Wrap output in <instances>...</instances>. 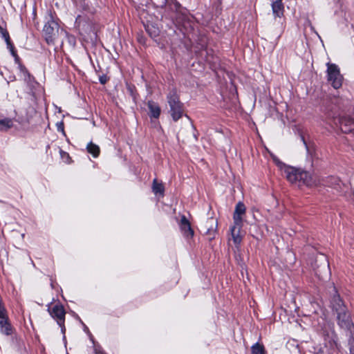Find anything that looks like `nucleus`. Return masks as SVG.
<instances>
[{"label":"nucleus","instance_id":"20e7f679","mask_svg":"<svg viewBox=\"0 0 354 354\" xmlns=\"http://www.w3.org/2000/svg\"><path fill=\"white\" fill-rule=\"evenodd\" d=\"M44 35L48 44H54L59 33V25L52 17L44 27Z\"/></svg>","mask_w":354,"mask_h":354},{"label":"nucleus","instance_id":"f03ea898","mask_svg":"<svg viewBox=\"0 0 354 354\" xmlns=\"http://www.w3.org/2000/svg\"><path fill=\"white\" fill-rule=\"evenodd\" d=\"M178 228L187 244L190 248H193L195 245V231L189 218L184 214L180 215Z\"/></svg>","mask_w":354,"mask_h":354},{"label":"nucleus","instance_id":"1a4fd4ad","mask_svg":"<svg viewBox=\"0 0 354 354\" xmlns=\"http://www.w3.org/2000/svg\"><path fill=\"white\" fill-rule=\"evenodd\" d=\"M178 30L180 31L185 37H189V34L194 30L193 21L185 16L178 10Z\"/></svg>","mask_w":354,"mask_h":354},{"label":"nucleus","instance_id":"0eeeda50","mask_svg":"<svg viewBox=\"0 0 354 354\" xmlns=\"http://www.w3.org/2000/svg\"><path fill=\"white\" fill-rule=\"evenodd\" d=\"M50 315L57 321V324L61 327L62 333H64L66 328L64 326L65 310L61 304H55L48 308Z\"/></svg>","mask_w":354,"mask_h":354},{"label":"nucleus","instance_id":"2eb2a0df","mask_svg":"<svg viewBox=\"0 0 354 354\" xmlns=\"http://www.w3.org/2000/svg\"><path fill=\"white\" fill-rule=\"evenodd\" d=\"M168 103L170 106V113L174 121L177 120V95L176 92L170 93L168 96Z\"/></svg>","mask_w":354,"mask_h":354},{"label":"nucleus","instance_id":"4be33fe9","mask_svg":"<svg viewBox=\"0 0 354 354\" xmlns=\"http://www.w3.org/2000/svg\"><path fill=\"white\" fill-rule=\"evenodd\" d=\"M13 126V122L11 119H0V130L6 131Z\"/></svg>","mask_w":354,"mask_h":354},{"label":"nucleus","instance_id":"423d86ee","mask_svg":"<svg viewBox=\"0 0 354 354\" xmlns=\"http://www.w3.org/2000/svg\"><path fill=\"white\" fill-rule=\"evenodd\" d=\"M298 183L299 185H304L307 187L321 186V178L308 171L300 170Z\"/></svg>","mask_w":354,"mask_h":354},{"label":"nucleus","instance_id":"473e14b6","mask_svg":"<svg viewBox=\"0 0 354 354\" xmlns=\"http://www.w3.org/2000/svg\"><path fill=\"white\" fill-rule=\"evenodd\" d=\"M189 216L190 218H192V215L189 214Z\"/></svg>","mask_w":354,"mask_h":354},{"label":"nucleus","instance_id":"9d476101","mask_svg":"<svg viewBox=\"0 0 354 354\" xmlns=\"http://www.w3.org/2000/svg\"><path fill=\"white\" fill-rule=\"evenodd\" d=\"M332 337L324 346L318 345L315 346L314 354H333V351L337 347V336Z\"/></svg>","mask_w":354,"mask_h":354},{"label":"nucleus","instance_id":"bb28decb","mask_svg":"<svg viewBox=\"0 0 354 354\" xmlns=\"http://www.w3.org/2000/svg\"><path fill=\"white\" fill-rule=\"evenodd\" d=\"M183 115V110L182 109L180 102L178 101V120L180 119Z\"/></svg>","mask_w":354,"mask_h":354},{"label":"nucleus","instance_id":"f257e3e1","mask_svg":"<svg viewBox=\"0 0 354 354\" xmlns=\"http://www.w3.org/2000/svg\"><path fill=\"white\" fill-rule=\"evenodd\" d=\"M246 214V207L245 204L239 201L235 205L233 213L234 225L230 227L231 235L234 244L239 245L242 241L240 235L241 229L243 226L244 217Z\"/></svg>","mask_w":354,"mask_h":354},{"label":"nucleus","instance_id":"5701e85b","mask_svg":"<svg viewBox=\"0 0 354 354\" xmlns=\"http://www.w3.org/2000/svg\"><path fill=\"white\" fill-rule=\"evenodd\" d=\"M0 34H1L3 38H4L7 45L10 47V50H12L13 46L10 42L9 34H8V31L6 30H5L4 28H3L1 26H0Z\"/></svg>","mask_w":354,"mask_h":354},{"label":"nucleus","instance_id":"2f4dec72","mask_svg":"<svg viewBox=\"0 0 354 354\" xmlns=\"http://www.w3.org/2000/svg\"><path fill=\"white\" fill-rule=\"evenodd\" d=\"M178 9H179V8H180V4L179 3H178Z\"/></svg>","mask_w":354,"mask_h":354},{"label":"nucleus","instance_id":"7c9ffc66","mask_svg":"<svg viewBox=\"0 0 354 354\" xmlns=\"http://www.w3.org/2000/svg\"><path fill=\"white\" fill-rule=\"evenodd\" d=\"M302 140H303V141H304V144L306 145V142H305V140H304V137H302Z\"/></svg>","mask_w":354,"mask_h":354},{"label":"nucleus","instance_id":"412c9836","mask_svg":"<svg viewBox=\"0 0 354 354\" xmlns=\"http://www.w3.org/2000/svg\"><path fill=\"white\" fill-rule=\"evenodd\" d=\"M152 190L156 195L163 196V185L162 183H158L156 179H154L153 181Z\"/></svg>","mask_w":354,"mask_h":354},{"label":"nucleus","instance_id":"393cba45","mask_svg":"<svg viewBox=\"0 0 354 354\" xmlns=\"http://www.w3.org/2000/svg\"><path fill=\"white\" fill-rule=\"evenodd\" d=\"M348 344L349 347V354H354V333H351Z\"/></svg>","mask_w":354,"mask_h":354},{"label":"nucleus","instance_id":"6e6552de","mask_svg":"<svg viewBox=\"0 0 354 354\" xmlns=\"http://www.w3.org/2000/svg\"><path fill=\"white\" fill-rule=\"evenodd\" d=\"M333 295L330 299V306L332 310L337 313L348 310L344 301L340 297L334 283L332 284Z\"/></svg>","mask_w":354,"mask_h":354},{"label":"nucleus","instance_id":"39448f33","mask_svg":"<svg viewBox=\"0 0 354 354\" xmlns=\"http://www.w3.org/2000/svg\"><path fill=\"white\" fill-rule=\"evenodd\" d=\"M337 323L341 328L354 333V324L348 310L337 313Z\"/></svg>","mask_w":354,"mask_h":354},{"label":"nucleus","instance_id":"6ab92c4d","mask_svg":"<svg viewBox=\"0 0 354 354\" xmlns=\"http://www.w3.org/2000/svg\"><path fill=\"white\" fill-rule=\"evenodd\" d=\"M87 151L91 153L94 158H97L99 156L100 153V149L98 145L94 144L91 142L87 145L86 147Z\"/></svg>","mask_w":354,"mask_h":354},{"label":"nucleus","instance_id":"c756f323","mask_svg":"<svg viewBox=\"0 0 354 354\" xmlns=\"http://www.w3.org/2000/svg\"><path fill=\"white\" fill-rule=\"evenodd\" d=\"M324 336L326 337V336H328V334H324ZM324 340H326V337H324Z\"/></svg>","mask_w":354,"mask_h":354},{"label":"nucleus","instance_id":"a878e982","mask_svg":"<svg viewBox=\"0 0 354 354\" xmlns=\"http://www.w3.org/2000/svg\"><path fill=\"white\" fill-rule=\"evenodd\" d=\"M21 73L24 77V80L26 81L27 80V78H30V75H29L28 72L27 71V70H26L25 68H21Z\"/></svg>","mask_w":354,"mask_h":354},{"label":"nucleus","instance_id":"4468645a","mask_svg":"<svg viewBox=\"0 0 354 354\" xmlns=\"http://www.w3.org/2000/svg\"><path fill=\"white\" fill-rule=\"evenodd\" d=\"M0 332L6 335H10L13 333L7 313L0 315Z\"/></svg>","mask_w":354,"mask_h":354},{"label":"nucleus","instance_id":"a211bd4d","mask_svg":"<svg viewBox=\"0 0 354 354\" xmlns=\"http://www.w3.org/2000/svg\"><path fill=\"white\" fill-rule=\"evenodd\" d=\"M151 117L158 118L160 114V106L154 102L149 101L147 104Z\"/></svg>","mask_w":354,"mask_h":354},{"label":"nucleus","instance_id":"ddd939ff","mask_svg":"<svg viewBox=\"0 0 354 354\" xmlns=\"http://www.w3.org/2000/svg\"><path fill=\"white\" fill-rule=\"evenodd\" d=\"M204 227L206 229L205 234L209 236V240L214 239L218 230L217 220L214 218H207Z\"/></svg>","mask_w":354,"mask_h":354},{"label":"nucleus","instance_id":"9b49d317","mask_svg":"<svg viewBox=\"0 0 354 354\" xmlns=\"http://www.w3.org/2000/svg\"><path fill=\"white\" fill-rule=\"evenodd\" d=\"M335 124L344 133H349L354 131V119L350 116H341L335 119Z\"/></svg>","mask_w":354,"mask_h":354},{"label":"nucleus","instance_id":"cd10ccee","mask_svg":"<svg viewBox=\"0 0 354 354\" xmlns=\"http://www.w3.org/2000/svg\"><path fill=\"white\" fill-rule=\"evenodd\" d=\"M100 82L102 84H104L106 82V80L103 79L102 77L100 78Z\"/></svg>","mask_w":354,"mask_h":354},{"label":"nucleus","instance_id":"b1692460","mask_svg":"<svg viewBox=\"0 0 354 354\" xmlns=\"http://www.w3.org/2000/svg\"><path fill=\"white\" fill-rule=\"evenodd\" d=\"M145 28L151 37H155L158 35V30L153 26L147 25Z\"/></svg>","mask_w":354,"mask_h":354},{"label":"nucleus","instance_id":"f8f14e48","mask_svg":"<svg viewBox=\"0 0 354 354\" xmlns=\"http://www.w3.org/2000/svg\"><path fill=\"white\" fill-rule=\"evenodd\" d=\"M321 185L333 188L337 191H340L342 189L344 183L339 177L335 176H328L321 178Z\"/></svg>","mask_w":354,"mask_h":354},{"label":"nucleus","instance_id":"f3484780","mask_svg":"<svg viewBox=\"0 0 354 354\" xmlns=\"http://www.w3.org/2000/svg\"><path fill=\"white\" fill-rule=\"evenodd\" d=\"M272 10L274 17L281 18L283 16L284 5L282 1H274L272 3Z\"/></svg>","mask_w":354,"mask_h":354},{"label":"nucleus","instance_id":"dca6fc26","mask_svg":"<svg viewBox=\"0 0 354 354\" xmlns=\"http://www.w3.org/2000/svg\"><path fill=\"white\" fill-rule=\"evenodd\" d=\"M287 180L291 183H297L299 181V169L288 167L285 169Z\"/></svg>","mask_w":354,"mask_h":354},{"label":"nucleus","instance_id":"c85d7f7f","mask_svg":"<svg viewBox=\"0 0 354 354\" xmlns=\"http://www.w3.org/2000/svg\"><path fill=\"white\" fill-rule=\"evenodd\" d=\"M185 115L188 120H190L189 118L186 114Z\"/></svg>","mask_w":354,"mask_h":354},{"label":"nucleus","instance_id":"7ed1b4c3","mask_svg":"<svg viewBox=\"0 0 354 354\" xmlns=\"http://www.w3.org/2000/svg\"><path fill=\"white\" fill-rule=\"evenodd\" d=\"M326 77L327 81L335 88L338 89L342 87L344 77L340 73L339 66L333 63L328 62L326 64Z\"/></svg>","mask_w":354,"mask_h":354},{"label":"nucleus","instance_id":"aec40b11","mask_svg":"<svg viewBox=\"0 0 354 354\" xmlns=\"http://www.w3.org/2000/svg\"><path fill=\"white\" fill-rule=\"evenodd\" d=\"M252 354H266V350L263 344L257 342L251 346Z\"/></svg>","mask_w":354,"mask_h":354}]
</instances>
